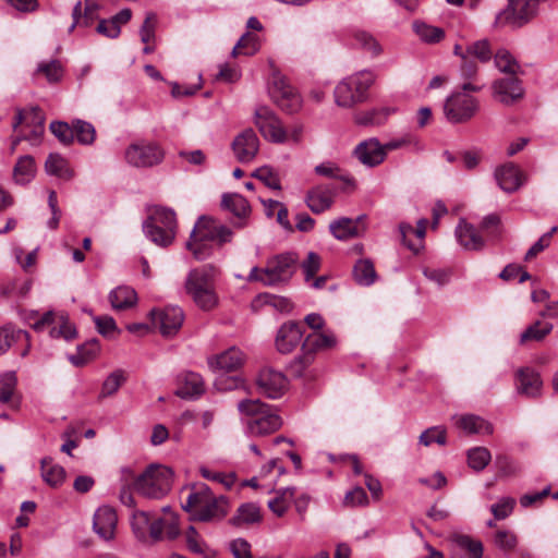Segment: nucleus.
Wrapping results in <instances>:
<instances>
[{"label": "nucleus", "mask_w": 558, "mask_h": 558, "mask_svg": "<svg viewBox=\"0 0 558 558\" xmlns=\"http://www.w3.org/2000/svg\"><path fill=\"white\" fill-rule=\"evenodd\" d=\"M183 510L190 513V520L216 523L226 518L230 504L225 496H215L206 484L193 485Z\"/></svg>", "instance_id": "nucleus-1"}, {"label": "nucleus", "mask_w": 558, "mask_h": 558, "mask_svg": "<svg viewBox=\"0 0 558 558\" xmlns=\"http://www.w3.org/2000/svg\"><path fill=\"white\" fill-rule=\"evenodd\" d=\"M238 411L246 416V430L251 436L264 437L279 430L283 424L278 409L259 399H243Z\"/></svg>", "instance_id": "nucleus-2"}, {"label": "nucleus", "mask_w": 558, "mask_h": 558, "mask_svg": "<svg viewBox=\"0 0 558 558\" xmlns=\"http://www.w3.org/2000/svg\"><path fill=\"white\" fill-rule=\"evenodd\" d=\"M215 278L216 268L213 265L193 268L186 276L185 293L202 311L209 312L218 305Z\"/></svg>", "instance_id": "nucleus-3"}, {"label": "nucleus", "mask_w": 558, "mask_h": 558, "mask_svg": "<svg viewBox=\"0 0 558 558\" xmlns=\"http://www.w3.org/2000/svg\"><path fill=\"white\" fill-rule=\"evenodd\" d=\"M296 253L287 252L278 254L268 258L264 268L253 267L248 274L247 280L251 282H260L266 287L287 283L293 277L296 270Z\"/></svg>", "instance_id": "nucleus-4"}, {"label": "nucleus", "mask_w": 558, "mask_h": 558, "mask_svg": "<svg viewBox=\"0 0 558 558\" xmlns=\"http://www.w3.org/2000/svg\"><path fill=\"white\" fill-rule=\"evenodd\" d=\"M375 81L369 71H361L342 80L335 88V101L340 107L350 108L363 102L367 97V90Z\"/></svg>", "instance_id": "nucleus-5"}, {"label": "nucleus", "mask_w": 558, "mask_h": 558, "mask_svg": "<svg viewBox=\"0 0 558 558\" xmlns=\"http://www.w3.org/2000/svg\"><path fill=\"white\" fill-rule=\"evenodd\" d=\"M173 473L162 465H150L136 477L134 489L147 498L159 499L171 489Z\"/></svg>", "instance_id": "nucleus-6"}, {"label": "nucleus", "mask_w": 558, "mask_h": 558, "mask_svg": "<svg viewBox=\"0 0 558 558\" xmlns=\"http://www.w3.org/2000/svg\"><path fill=\"white\" fill-rule=\"evenodd\" d=\"M478 110V101L462 88L452 93L445 101L444 113L452 123L469 121Z\"/></svg>", "instance_id": "nucleus-7"}, {"label": "nucleus", "mask_w": 558, "mask_h": 558, "mask_svg": "<svg viewBox=\"0 0 558 558\" xmlns=\"http://www.w3.org/2000/svg\"><path fill=\"white\" fill-rule=\"evenodd\" d=\"M124 158L130 166L149 168L159 165L165 158V153L155 142L140 141L125 149Z\"/></svg>", "instance_id": "nucleus-8"}, {"label": "nucleus", "mask_w": 558, "mask_h": 558, "mask_svg": "<svg viewBox=\"0 0 558 558\" xmlns=\"http://www.w3.org/2000/svg\"><path fill=\"white\" fill-rule=\"evenodd\" d=\"M538 4L534 0H508V7L497 15L496 23L521 27L536 16Z\"/></svg>", "instance_id": "nucleus-9"}, {"label": "nucleus", "mask_w": 558, "mask_h": 558, "mask_svg": "<svg viewBox=\"0 0 558 558\" xmlns=\"http://www.w3.org/2000/svg\"><path fill=\"white\" fill-rule=\"evenodd\" d=\"M254 123L263 137L272 143L281 144L288 140L284 129L277 114L266 106H259L254 112Z\"/></svg>", "instance_id": "nucleus-10"}, {"label": "nucleus", "mask_w": 558, "mask_h": 558, "mask_svg": "<svg viewBox=\"0 0 558 558\" xmlns=\"http://www.w3.org/2000/svg\"><path fill=\"white\" fill-rule=\"evenodd\" d=\"M270 96L276 105L289 114L296 113L302 108V98L282 76H274Z\"/></svg>", "instance_id": "nucleus-11"}, {"label": "nucleus", "mask_w": 558, "mask_h": 558, "mask_svg": "<svg viewBox=\"0 0 558 558\" xmlns=\"http://www.w3.org/2000/svg\"><path fill=\"white\" fill-rule=\"evenodd\" d=\"M233 232L230 228L217 223L213 218L202 216L193 231L191 238L201 241H216L222 245L232 241Z\"/></svg>", "instance_id": "nucleus-12"}, {"label": "nucleus", "mask_w": 558, "mask_h": 558, "mask_svg": "<svg viewBox=\"0 0 558 558\" xmlns=\"http://www.w3.org/2000/svg\"><path fill=\"white\" fill-rule=\"evenodd\" d=\"M258 392L269 399H278L287 390L288 380L283 373L274 368H263L256 378Z\"/></svg>", "instance_id": "nucleus-13"}, {"label": "nucleus", "mask_w": 558, "mask_h": 558, "mask_svg": "<svg viewBox=\"0 0 558 558\" xmlns=\"http://www.w3.org/2000/svg\"><path fill=\"white\" fill-rule=\"evenodd\" d=\"M155 327L159 328L163 337L174 336L182 327L184 320L183 310L179 306H168L160 311L150 312Z\"/></svg>", "instance_id": "nucleus-14"}, {"label": "nucleus", "mask_w": 558, "mask_h": 558, "mask_svg": "<svg viewBox=\"0 0 558 558\" xmlns=\"http://www.w3.org/2000/svg\"><path fill=\"white\" fill-rule=\"evenodd\" d=\"M232 150L239 162H251L259 149V140L253 129H245L232 142Z\"/></svg>", "instance_id": "nucleus-15"}, {"label": "nucleus", "mask_w": 558, "mask_h": 558, "mask_svg": "<svg viewBox=\"0 0 558 558\" xmlns=\"http://www.w3.org/2000/svg\"><path fill=\"white\" fill-rule=\"evenodd\" d=\"M118 515L116 510L110 506L99 507L93 520L94 532L105 541L114 538Z\"/></svg>", "instance_id": "nucleus-16"}, {"label": "nucleus", "mask_w": 558, "mask_h": 558, "mask_svg": "<svg viewBox=\"0 0 558 558\" xmlns=\"http://www.w3.org/2000/svg\"><path fill=\"white\" fill-rule=\"evenodd\" d=\"M336 193L333 185H317L306 193L305 203L312 213L322 214L331 207Z\"/></svg>", "instance_id": "nucleus-17"}, {"label": "nucleus", "mask_w": 558, "mask_h": 558, "mask_svg": "<svg viewBox=\"0 0 558 558\" xmlns=\"http://www.w3.org/2000/svg\"><path fill=\"white\" fill-rule=\"evenodd\" d=\"M494 96L505 105H512L524 95L521 81L515 76L496 80L493 83Z\"/></svg>", "instance_id": "nucleus-18"}, {"label": "nucleus", "mask_w": 558, "mask_h": 558, "mask_svg": "<svg viewBox=\"0 0 558 558\" xmlns=\"http://www.w3.org/2000/svg\"><path fill=\"white\" fill-rule=\"evenodd\" d=\"M302 337L301 324L296 322L284 323L277 332L276 348L280 353L288 354L299 345Z\"/></svg>", "instance_id": "nucleus-19"}, {"label": "nucleus", "mask_w": 558, "mask_h": 558, "mask_svg": "<svg viewBox=\"0 0 558 558\" xmlns=\"http://www.w3.org/2000/svg\"><path fill=\"white\" fill-rule=\"evenodd\" d=\"M354 156L363 165L375 167L385 160L386 151L377 138H368L355 147Z\"/></svg>", "instance_id": "nucleus-20"}, {"label": "nucleus", "mask_w": 558, "mask_h": 558, "mask_svg": "<svg viewBox=\"0 0 558 558\" xmlns=\"http://www.w3.org/2000/svg\"><path fill=\"white\" fill-rule=\"evenodd\" d=\"M175 396L181 399H195L205 392L203 377L194 372H183L178 376Z\"/></svg>", "instance_id": "nucleus-21"}, {"label": "nucleus", "mask_w": 558, "mask_h": 558, "mask_svg": "<svg viewBox=\"0 0 558 558\" xmlns=\"http://www.w3.org/2000/svg\"><path fill=\"white\" fill-rule=\"evenodd\" d=\"M245 362V354L236 347L208 359V365L211 369L233 372L239 369Z\"/></svg>", "instance_id": "nucleus-22"}, {"label": "nucleus", "mask_w": 558, "mask_h": 558, "mask_svg": "<svg viewBox=\"0 0 558 558\" xmlns=\"http://www.w3.org/2000/svg\"><path fill=\"white\" fill-rule=\"evenodd\" d=\"M221 206L239 219L233 223L235 228L242 229L246 226L245 219L251 214V206L245 197L236 193H226L222 195Z\"/></svg>", "instance_id": "nucleus-23"}, {"label": "nucleus", "mask_w": 558, "mask_h": 558, "mask_svg": "<svg viewBox=\"0 0 558 558\" xmlns=\"http://www.w3.org/2000/svg\"><path fill=\"white\" fill-rule=\"evenodd\" d=\"M543 381L537 372L532 368H520L517 372V390L527 398H536L541 395Z\"/></svg>", "instance_id": "nucleus-24"}, {"label": "nucleus", "mask_w": 558, "mask_h": 558, "mask_svg": "<svg viewBox=\"0 0 558 558\" xmlns=\"http://www.w3.org/2000/svg\"><path fill=\"white\" fill-rule=\"evenodd\" d=\"M495 178L500 189L507 193L517 191L523 183V174L520 168L512 162L497 168Z\"/></svg>", "instance_id": "nucleus-25"}, {"label": "nucleus", "mask_w": 558, "mask_h": 558, "mask_svg": "<svg viewBox=\"0 0 558 558\" xmlns=\"http://www.w3.org/2000/svg\"><path fill=\"white\" fill-rule=\"evenodd\" d=\"M362 219V216L356 219L342 217L331 221L329 225V230L338 240L355 238L359 236L365 229L363 226L360 227Z\"/></svg>", "instance_id": "nucleus-26"}, {"label": "nucleus", "mask_w": 558, "mask_h": 558, "mask_svg": "<svg viewBox=\"0 0 558 558\" xmlns=\"http://www.w3.org/2000/svg\"><path fill=\"white\" fill-rule=\"evenodd\" d=\"M454 233L458 242L468 251H480L484 247L483 238L465 219H460Z\"/></svg>", "instance_id": "nucleus-27"}, {"label": "nucleus", "mask_w": 558, "mask_h": 558, "mask_svg": "<svg viewBox=\"0 0 558 558\" xmlns=\"http://www.w3.org/2000/svg\"><path fill=\"white\" fill-rule=\"evenodd\" d=\"M73 23L70 31L78 27H89L98 19V5L95 2L86 0L85 8L83 9L82 2L78 1L72 11Z\"/></svg>", "instance_id": "nucleus-28"}, {"label": "nucleus", "mask_w": 558, "mask_h": 558, "mask_svg": "<svg viewBox=\"0 0 558 558\" xmlns=\"http://www.w3.org/2000/svg\"><path fill=\"white\" fill-rule=\"evenodd\" d=\"M477 63L469 54L462 56L460 64V76L465 81L462 84L464 92H480L483 85L477 84Z\"/></svg>", "instance_id": "nucleus-29"}, {"label": "nucleus", "mask_w": 558, "mask_h": 558, "mask_svg": "<svg viewBox=\"0 0 558 558\" xmlns=\"http://www.w3.org/2000/svg\"><path fill=\"white\" fill-rule=\"evenodd\" d=\"M40 473L44 482L53 488L61 486L64 483L66 475L63 466L54 463L49 457L41 459Z\"/></svg>", "instance_id": "nucleus-30"}, {"label": "nucleus", "mask_w": 558, "mask_h": 558, "mask_svg": "<svg viewBox=\"0 0 558 558\" xmlns=\"http://www.w3.org/2000/svg\"><path fill=\"white\" fill-rule=\"evenodd\" d=\"M260 520V508L254 502H245L236 509L235 514L229 520V523L240 527L258 523Z\"/></svg>", "instance_id": "nucleus-31"}, {"label": "nucleus", "mask_w": 558, "mask_h": 558, "mask_svg": "<svg viewBox=\"0 0 558 558\" xmlns=\"http://www.w3.org/2000/svg\"><path fill=\"white\" fill-rule=\"evenodd\" d=\"M108 298L112 308L117 311L131 308L137 302L135 290L125 286L113 289Z\"/></svg>", "instance_id": "nucleus-32"}, {"label": "nucleus", "mask_w": 558, "mask_h": 558, "mask_svg": "<svg viewBox=\"0 0 558 558\" xmlns=\"http://www.w3.org/2000/svg\"><path fill=\"white\" fill-rule=\"evenodd\" d=\"M36 173L35 160L31 155L21 156L13 168V180L16 184L29 183Z\"/></svg>", "instance_id": "nucleus-33"}, {"label": "nucleus", "mask_w": 558, "mask_h": 558, "mask_svg": "<svg viewBox=\"0 0 558 558\" xmlns=\"http://www.w3.org/2000/svg\"><path fill=\"white\" fill-rule=\"evenodd\" d=\"M147 220L154 221L157 226L166 229L163 241H173L175 236L177 219L172 209L159 208Z\"/></svg>", "instance_id": "nucleus-34"}, {"label": "nucleus", "mask_w": 558, "mask_h": 558, "mask_svg": "<svg viewBox=\"0 0 558 558\" xmlns=\"http://www.w3.org/2000/svg\"><path fill=\"white\" fill-rule=\"evenodd\" d=\"M354 281L364 287L373 284L377 279L374 264L368 258L359 259L352 270Z\"/></svg>", "instance_id": "nucleus-35"}, {"label": "nucleus", "mask_w": 558, "mask_h": 558, "mask_svg": "<svg viewBox=\"0 0 558 558\" xmlns=\"http://www.w3.org/2000/svg\"><path fill=\"white\" fill-rule=\"evenodd\" d=\"M337 344V338L332 332H313L304 340V349L316 351L329 350Z\"/></svg>", "instance_id": "nucleus-36"}, {"label": "nucleus", "mask_w": 558, "mask_h": 558, "mask_svg": "<svg viewBox=\"0 0 558 558\" xmlns=\"http://www.w3.org/2000/svg\"><path fill=\"white\" fill-rule=\"evenodd\" d=\"M457 425L469 434H492L493 426L484 418L468 414L458 418Z\"/></svg>", "instance_id": "nucleus-37"}, {"label": "nucleus", "mask_w": 558, "mask_h": 558, "mask_svg": "<svg viewBox=\"0 0 558 558\" xmlns=\"http://www.w3.org/2000/svg\"><path fill=\"white\" fill-rule=\"evenodd\" d=\"M37 118H40V125H45V114L38 106H33L28 109H17L13 122V130L15 131L21 124L25 128L37 126Z\"/></svg>", "instance_id": "nucleus-38"}, {"label": "nucleus", "mask_w": 558, "mask_h": 558, "mask_svg": "<svg viewBox=\"0 0 558 558\" xmlns=\"http://www.w3.org/2000/svg\"><path fill=\"white\" fill-rule=\"evenodd\" d=\"M553 328L551 323L536 320L521 333L519 342L520 344H526L531 341H542L551 332Z\"/></svg>", "instance_id": "nucleus-39"}, {"label": "nucleus", "mask_w": 558, "mask_h": 558, "mask_svg": "<svg viewBox=\"0 0 558 558\" xmlns=\"http://www.w3.org/2000/svg\"><path fill=\"white\" fill-rule=\"evenodd\" d=\"M295 494L294 487H286L276 492V497L268 501V508L277 515L282 517L289 509Z\"/></svg>", "instance_id": "nucleus-40"}, {"label": "nucleus", "mask_w": 558, "mask_h": 558, "mask_svg": "<svg viewBox=\"0 0 558 558\" xmlns=\"http://www.w3.org/2000/svg\"><path fill=\"white\" fill-rule=\"evenodd\" d=\"M45 169L48 174L57 175L61 179L69 180L73 177V172L68 167V161L58 154H50L48 156Z\"/></svg>", "instance_id": "nucleus-41"}, {"label": "nucleus", "mask_w": 558, "mask_h": 558, "mask_svg": "<svg viewBox=\"0 0 558 558\" xmlns=\"http://www.w3.org/2000/svg\"><path fill=\"white\" fill-rule=\"evenodd\" d=\"M392 112L393 110L388 107L373 109L357 114L355 121L360 125H381Z\"/></svg>", "instance_id": "nucleus-42"}, {"label": "nucleus", "mask_w": 558, "mask_h": 558, "mask_svg": "<svg viewBox=\"0 0 558 558\" xmlns=\"http://www.w3.org/2000/svg\"><path fill=\"white\" fill-rule=\"evenodd\" d=\"M99 352L98 341L96 339L86 342L77 348L76 354L70 356V361L75 366H83Z\"/></svg>", "instance_id": "nucleus-43"}, {"label": "nucleus", "mask_w": 558, "mask_h": 558, "mask_svg": "<svg viewBox=\"0 0 558 558\" xmlns=\"http://www.w3.org/2000/svg\"><path fill=\"white\" fill-rule=\"evenodd\" d=\"M17 378L15 372L0 375V403H13Z\"/></svg>", "instance_id": "nucleus-44"}, {"label": "nucleus", "mask_w": 558, "mask_h": 558, "mask_svg": "<svg viewBox=\"0 0 558 558\" xmlns=\"http://www.w3.org/2000/svg\"><path fill=\"white\" fill-rule=\"evenodd\" d=\"M414 31L421 40L426 44H438L445 38L442 28L425 23H414Z\"/></svg>", "instance_id": "nucleus-45"}, {"label": "nucleus", "mask_w": 558, "mask_h": 558, "mask_svg": "<svg viewBox=\"0 0 558 558\" xmlns=\"http://www.w3.org/2000/svg\"><path fill=\"white\" fill-rule=\"evenodd\" d=\"M258 50V40L257 36L246 32L241 36L238 40L236 45L232 49V57H238L240 54L244 56H253Z\"/></svg>", "instance_id": "nucleus-46"}, {"label": "nucleus", "mask_w": 558, "mask_h": 558, "mask_svg": "<svg viewBox=\"0 0 558 558\" xmlns=\"http://www.w3.org/2000/svg\"><path fill=\"white\" fill-rule=\"evenodd\" d=\"M149 523L150 518L147 512L137 511L133 514L131 523L132 530L135 537L142 543H146L148 541Z\"/></svg>", "instance_id": "nucleus-47"}, {"label": "nucleus", "mask_w": 558, "mask_h": 558, "mask_svg": "<svg viewBox=\"0 0 558 558\" xmlns=\"http://www.w3.org/2000/svg\"><path fill=\"white\" fill-rule=\"evenodd\" d=\"M74 137L77 138L82 145H90L94 143L96 137V131L92 123L84 120L73 121Z\"/></svg>", "instance_id": "nucleus-48"}, {"label": "nucleus", "mask_w": 558, "mask_h": 558, "mask_svg": "<svg viewBox=\"0 0 558 558\" xmlns=\"http://www.w3.org/2000/svg\"><path fill=\"white\" fill-rule=\"evenodd\" d=\"M490 459V452L485 447H475L468 451V463L474 471L484 470Z\"/></svg>", "instance_id": "nucleus-49"}, {"label": "nucleus", "mask_w": 558, "mask_h": 558, "mask_svg": "<svg viewBox=\"0 0 558 558\" xmlns=\"http://www.w3.org/2000/svg\"><path fill=\"white\" fill-rule=\"evenodd\" d=\"M124 372L116 369L112 372L102 383L101 391L99 395L100 399L114 395L125 381Z\"/></svg>", "instance_id": "nucleus-50"}, {"label": "nucleus", "mask_w": 558, "mask_h": 558, "mask_svg": "<svg viewBox=\"0 0 558 558\" xmlns=\"http://www.w3.org/2000/svg\"><path fill=\"white\" fill-rule=\"evenodd\" d=\"M59 326H54L50 330L52 338H63L66 341L76 338L77 331L73 324H71L66 316L63 314L58 317Z\"/></svg>", "instance_id": "nucleus-51"}, {"label": "nucleus", "mask_w": 558, "mask_h": 558, "mask_svg": "<svg viewBox=\"0 0 558 558\" xmlns=\"http://www.w3.org/2000/svg\"><path fill=\"white\" fill-rule=\"evenodd\" d=\"M495 64L499 71L514 76L520 70L519 63L507 50H499L495 54Z\"/></svg>", "instance_id": "nucleus-52"}, {"label": "nucleus", "mask_w": 558, "mask_h": 558, "mask_svg": "<svg viewBox=\"0 0 558 558\" xmlns=\"http://www.w3.org/2000/svg\"><path fill=\"white\" fill-rule=\"evenodd\" d=\"M315 172L318 175L338 179L348 185H352L354 180L347 173H342L341 170L332 162H323L315 167Z\"/></svg>", "instance_id": "nucleus-53"}, {"label": "nucleus", "mask_w": 558, "mask_h": 558, "mask_svg": "<svg viewBox=\"0 0 558 558\" xmlns=\"http://www.w3.org/2000/svg\"><path fill=\"white\" fill-rule=\"evenodd\" d=\"M354 40L357 46L369 52L373 57H377L381 53L379 43L367 32L356 31L354 33Z\"/></svg>", "instance_id": "nucleus-54"}, {"label": "nucleus", "mask_w": 558, "mask_h": 558, "mask_svg": "<svg viewBox=\"0 0 558 558\" xmlns=\"http://www.w3.org/2000/svg\"><path fill=\"white\" fill-rule=\"evenodd\" d=\"M314 352L312 350H305L304 343L302 344V354L296 356L289 366L292 375L301 377L304 371L313 363Z\"/></svg>", "instance_id": "nucleus-55"}, {"label": "nucleus", "mask_w": 558, "mask_h": 558, "mask_svg": "<svg viewBox=\"0 0 558 558\" xmlns=\"http://www.w3.org/2000/svg\"><path fill=\"white\" fill-rule=\"evenodd\" d=\"M252 177L262 181L266 186L272 190H281V184L278 174L274 171L272 168L268 166H263L257 168Z\"/></svg>", "instance_id": "nucleus-56"}, {"label": "nucleus", "mask_w": 558, "mask_h": 558, "mask_svg": "<svg viewBox=\"0 0 558 558\" xmlns=\"http://www.w3.org/2000/svg\"><path fill=\"white\" fill-rule=\"evenodd\" d=\"M466 54L481 62H487L492 58V50L488 40H477L466 47Z\"/></svg>", "instance_id": "nucleus-57"}, {"label": "nucleus", "mask_w": 558, "mask_h": 558, "mask_svg": "<svg viewBox=\"0 0 558 558\" xmlns=\"http://www.w3.org/2000/svg\"><path fill=\"white\" fill-rule=\"evenodd\" d=\"M215 387L220 391H230V390H246V385L243 378L239 376H230L227 374H222L215 380Z\"/></svg>", "instance_id": "nucleus-58"}, {"label": "nucleus", "mask_w": 558, "mask_h": 558, "mask_svg": "<svg viewBox=\"0 0 558 558\" xmlns=\"http://www.w3.org/2000/svg\"><path fill=\"white\" fill-rule=\"evenodd\" d=\"M143 230L146 236L159 246L166 247L173 242L166 240L163 242V238H166V229L161 228V226H157L154 221L146 220L143 225Z\"/></svg>", "instance_id": "nucleus-59"}, {"label": "nucleus", "mask_w": 558, "mask_h": 558, "mask_svg": "<svg viewBox=\"0 0 558 558\" xmlns=\"http://www.w3.org/2000/svg\"><path fill=\"white\" fill-rule=\"evenodd\" d=\"M51 133L64 145H70L74 141L73 125H69L66 122L54 121L49 126Z\"/></svg>", "instance_id": "nucleus-60"}, {"label": "nucleus", "mask_w": 558, "mask_h": 558, "mask_svg": "<svg viewBox=\"0 0 558 558\" xmlns=\"http://www.w3.org/2000/svg\"><path fill=\"white\" fill-rule=\"evenodd\" d=\"M446 440V429L442 426L427 428L420 436V442L424 446H430L434 442L444 446Z\"/></svg>", "instance_id": "nucleus-61"}, {"label": "nucleus", "mask_w": 558, "mask_h": 558, "mask_svg": "<svg viewBox=\"0 0 558 558\" xmlns=\"http://www.w3.org/2000/svg\"><path fill=\"white\" fill-rule=\"evenodd\" d=\"M199 473L204 478H206L208 481L220 483L226 488H231L233 486V484L235 483V478H236L234 473L226 474V473H221V472H214L206 466H201Z\"/></svg>", "instance_id": "nucleus-62"}, {"label": "nucleus", "mask_w": 558, "mask_h": 558, "mask_svg": "<svg viewBox=\"0 0 558 558\" xmlns=\"http://www.w3.org/2000/svg\"><path fill=\"white\" fill-rule=\"evenodd\" d=\"M37 72L43 73L49 83H57L63 76V68L57 60L40 63L37 68Z\"/></svg>", "instance_id": "nucleus-63"}, {"label": "nucleus", "mask_w": 558, "mask_h": 558, "mask_svg": "<svg viewBox=\"0 0 558 558\" xmlns=\"http://www.w3.org/2000/svg\"><path fill=\"white\" fill-rule=\"evenodd\" d=\"M457 543L461 549L468 551L471 558L483 557V544L481 541L473 539L468 535H461L458 537Z\"/></svg>", "instance_id": "nucleus-64"}]
</instances>
